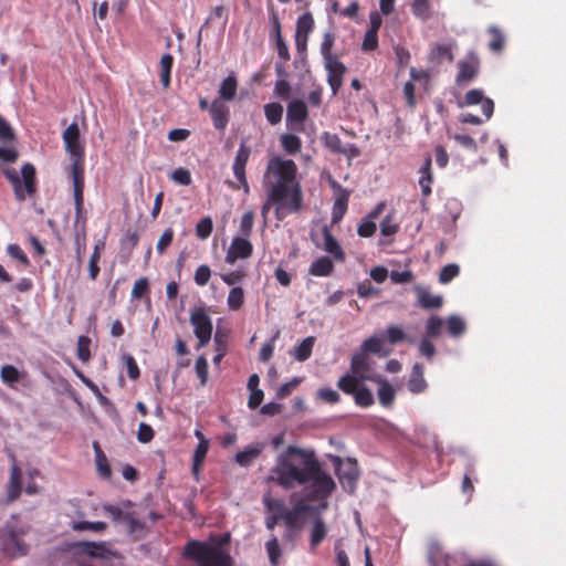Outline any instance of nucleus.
<instances>
[{"label": "nucleus", "mask_w": 566, "mask_h": 566, "mask_svg": "<svg viewBox=\"0 0 566 566\" xmlns=\"http://www.w3.org/2000/svg\"><path fill=\"white\" fill-rule=\"evenodd\" d=\"M271 472L270 480L285 490L305 486L306 501L328 499L336 486L312 449L289 446L276 457Z\"/></svg>", "instance_id": "obj_1"}, {"label": "nucleus", "mask_w": 566, "mask_h": 566, "mask_svg": "<svg viewBox=\"0 0 566 566\" xmlns=\"http://www.w3.org/2000/svg\"><path fill=\"white\" fill-rule=\"evenodd\" d=\"M296 172V164L291 159L273 157L268 163L263 184L268 188L269 201L276 205L275 213L280 220L281 210L291 213L302 208L303 197Z\"/></svg>", "instance_id": "obj_2"}, {"label": "nucleus", "mask_w": 566, "mask_h": 566, "mask_svg": "<svg viewBox=\"0 0 566 566\" xmlns=\"http://www.w3.org/2000/svg\"><path fill=\"white\" fill-rule=\"evenodd\" d=\"M184 555L192 559L197 566H233L232 557L228 552L199 541L189 542Z\"/></svg>", "instance_id": "obj_3"}, {"label": "nucleus", "mask_w": 566, "mask_h": 566, "mask_svg": "<svg viewBox=\"0 0 566 566\" xmlns=\"http://www.w3.org/2000/svg\"><path fill=\"white\" fill-rule=\"evenodd\" d=\"M65 149L72 158L71 177L84 178V146L80 140V129L76 123L70 124L63 132Z\"/></svg>", "instance_id": "obj_4"}, {"label": "nucleus", "mask_w": 566, "mask_h": 566, "mask_svg": "<svg viewBox=\"0 0 566 566\" xmlns=\"http://www.w3.org/2000/svg\"><path fill=\"white\" fill-rule=\"evenodd\" d=\"M22 181L14 169H4L3 175L13 187L18 201H24L28 196L36 191L35 168L31 164H24L21 168Z\"/></svg>", "instance_id": "obj_5"}, {"label": "nucleus", "mask_w": 566, "mask_h": 566, "mask_svg": "<svg viewBox=\"0 0 566 566\" xmlns=\"http://www.w3.org/2000/svg\"><path fill=\"white\" fill-rule=\"evenodd\" d=\"M102 507L113 522L126 524L129 534L143 527L137 514L132 511L133 503L130 501H123L119 505L104 504Z\"/></svg>", "instance_id": "obj_6"}, {"label": "nucleus", "mask_w": 566, "mask_h": 566, "mask_svg": "<svg viewBox=\"0 0 566 566\" xmlns=\"http://www.w3.org/2000/svg\"><path fill=\"white\" fill-rule=\"evenodd\" d=\"M190 323L193 326V333L198 338V348L206 346L212 335V321L203 307H197L190 313Z\"/></svg>", "instance_id": "obj_7"}, {"label": "nucleus", "mask_w": 566, "mask_h": 566, "mask_svg": "<svg viewBox=\"0 0 566 566\" xmlns=\"http://www.w3.org/2000/svg\"><path fill=\"white\" fill-rule=\"evenodd\" d=\"M308 117L307 105L303 99L294 98L286 107V123L295 130H303V124Z\"/></svg>", "instance_id": "obj_8"}, {"label": "nucleus", "mask_w": 566, "mask_h": 566, "mask_svg": "<svg viewBox=\"0 0 566 566\" xmlns=\"http://www.w3.org/2000/svg\"><path fill=\"white\" fill-rule=\"evenodd\" d=\"M250 155H251L250 147L247 146V144L244 142H242L237 151V155H235V158H234V161L232 165V170H233L234 177L240 182L242 189L247 193L249 192L250 187H249V182L247 179L245 166L249 161Z\"/></svg>", "instance_id": "obj_9"}, {"label": "nucleus", "mask_w": 566, "mask_h": 566, "mask_svg": "<svg viewBox=\"0 0 566 566\" xmlns=\"http://www.w3.org/2000/svg\"><path fill=\"white\" fill-rule=\"evenodd\" d=\"M480 67V60L474 52H469L465 56V60L458 62V74L455 77V83L458 85H462L464 83H469L473 81Z\"/></svg>", "instance_id": "obj_10"}, {"label": "nucleus", "mask_w": 566, "mask_h": 566, "mask_svg": "<svg viewBox=\"0 0 566 566\" xmlns=\"http://www.w3.org/2000/svg\"><path fill=\"white\" fill-rule=\"evenodd\" d=\"M253 253V245L245 237H234L226 254V262L233 264L239 259H248Z\"/></svg>", "instance_id": "obj_11"}, {"label": "nucleus", "mask_w": 566, "mask_h": 566, "mask_svg": "<svg viewBox=\"0 0 566 566\" xmlns=\"http://www.w3.org/2000/svg\"><path fill=\"white\" fill-rule=\"evenodd\" d=\"M337 476L342 484V488L348 492L354 493L357 484V480L359 478V471L357 468V462L348 460V462L344 465H340L337 469Z\"/></svg>", "instance_id": "obj_12"}, {"label": "nucleus", "mask_w": 566, "mask_h": 566, "mask_svg": "<svg viewBox=\"0 0 566 566\" xmlns=\"http://www.w3.org/2000/svg\"><path fill=\"white\" fill-rule=\"evenodd\" d=\"M325 67L327 70V82L336 95L343 85V76L346 73V66L338 61L337 57L325 60Z\"/></svg>", "instance_id": "obj_13"}, {"label": "nucleus", "mask_w": 566, "mask_h": 566, "mask_svg": "<svg viewBox=\"0 0 566 566\" xmlns=\"http://www.w3.org/2000/svg\"><path fill=\"white\" fill-rule=\"evenodd\" d=\"M73 181V196L75 207V226L81 223L82 231H86V217L84 213V178H75Z\"/></svg>", "instance_id": "obj_14"}, {"label": "nucleus", "mask_w": 566, "mask_h": 566, "mask_svg": "<svg viewBox=\"0 0 566 566\" xmlns=\"http://www.w3.org/2000/svg\"><path fill=\"white\" fill-rule=\"evenodd\" d=\"M7 497L3 504L8 505L19 499L22 492V471L13 463L10 469V478L6 486Z\"/></svg>", "instance_id": "obj_15"}, {"label": "nucleus", "mask_w": 566, "mask_h": 566, "mask_svg": "<svg viewBox=\"0 0 566 566\" xmlns=\"http://www.w3.org/2000/svg\"><path fill=\"white\" fill-rule=\"evenodd\" d=\"M195 436L198 438L199 443L197 444L193 452L191 471L195 479L198 481L200 471L209 450V440L206 439L200 430H196Z\"/></svg>", "instance_id": "obj_16"}, {"label": "nucleus", "mask_w": 566, "mask_h": 566, "mask_svg": "<svg viewBox=\"0 0 566 566\" xmlns=\"http://www.w3.org/2000/svg\"><path fill=\"white\" fill-rule=\"evenodd\" d=\"M263 504L268 512L265 516V527L269 531H273L274 527L282 521L281 511L284 509V502L282 500H273L265 497Z\"/></svg>", "instance_id": "obj_17"}, {"label": "nucleus", "mask_w": 566, "mask_h": 566, "mask_svg": "<svg viewBox=\"0 0 566 566\" xmlns=\"http://www.w3.org/2000/svg\"><path fill=\"white\" fill-rule=\"evenodd\" d=\"M210 115L214 128L224 130L229 123L230 111L229 107L220 98H216L211 103Z\"/></svg>", "instance_id": "obj_18"}, {"label": "nucleus", "mask_w": 566, "mask_h": 566, "mask_svg": "<svg viewBox=\"0 0 566 566\" xmlns=\"http://www.w3.org/2000/svg\"><path fill=\"white\" fill-rule=\"evenodd\" d=\"M322 234L324 238V244L322 247L323 250L331 254L335 261L344 262L345 253L336 238L332 234L329 227L324 226L322 229Z\"/></svg>", "instance_id": "obj_19"}, {"label": "nucleus", "mask_w": 566, "mask_h": 566, "mask_svg": "<svg viewBox=\"0 0 566 566\" xmlns=\"http://www.w3.org/2000/svg\"><path fill=\"white\" fill-rule=\"evenodd\" d=\"M264 448L265 444L261 442L250 444L235 454V462L240 467H250L253 461L262 453Z\"/></svg>", "instance_id": "obj_20"}, {"label": "nucleus", "mask_w": 566, "mask_h": 566, "mask_svg": "<svg viewBox=\"0 0 566 566\" xmlns=\"http://www.w3.org/2000/svg\"><path fill=\"white\" fill-rule=\"evenodd\" d=\"M75 547L81 554L94 558H105L109 553L104 542H78Z\"/></svg>", "instance_id": "obj_21"}, {"label": "nucleus", "mask_w": 566, "mask_h": 566, "mask_svg": "<svg viewBox=\"0 0 566 566\" xmlns=\"http://www.w3.org/2000/svg\"><path fill=\"white\" fill-rule=\"evenodd\" d=\"M432 159L430 155H427L423 165L421 166L419 172V186L421 188V192L423 197H429L431 195V185L433 182V176H432Z\"/></svg>", "instance_id": "obj_22"}, {"label": "nucleus", "mask_w": 566, "mask_h": 566, "mask_svg": "<svg viewBox=\"0 0 566 566\" xmlns=\"http://www.w3.org/2000/svg\"><path fill=\"white\" fill-rule=\"evenodd\" d=\"M415 291L418 296V305L424 310L440 308L443 304L442 296L432 295L427 289L416 286Z\"/></svg>", "instance_id": "obj_23"}, {"label": "nucleus", "mask_w": 566, "mask_h": 566, "mask_svg": "<svg viewBox=\"0 0 566 566\" xmlns=\"http://www.w3.org/2000/svg\"><path fill=\"white\" fill-rule=\"evenodd\" d=\"M427 386V381L423 377V366L416 363L408 380V389L413 394H420L426 390Z\"/></svg>", "instance_id": "obj_24"}, {"label": "nucleus", "mask_w": 566, "mask_h": 566, "mask_svg": "<svg viewBox=\"0 0 566 566\" xmlns=\"http://www.w3.org/2000/svg\"><path fill=\"white\" fill-rule=\"evenodd\" d=\"M327 531V525L322 517H316L313 521L310 535V548L312 552H315L317 546L325 539Z\"/></svg>", "instance_id": "obj_25"}, {"label": "nucleus", "mask_w": 566, "mask_h": 566, "mask_svg": "<svg viewBox=\"0 0 566 566\" xmlns=\"http://www.w3.org/2000/svg\"><path fill=\"white\" fill-rule=\"evenodd\" d=\"M3 551L11 557H17L27 555L29 547L23 541L12 533L4 543Z\"/></svg>", "instance_id": "obj_26"}, {"label": "nucleus", "mask_w": 566, "mask_h": 566, "mask_svg": "<svg viewBox=\"0 0 566 566\" xmlns=\"http://www.w3.org/2000/svg\"><path fill=\"white\" fill-rule=\"evenodd\" d=\"M334 271L333 261L328 256H321L312 262L308 273L313 276H328Z\"/></svg>", "instance_id": "obj_27"}, {"label": "nucleus", "mask_w": 566, "mask_h": 566, "mask_svg": "<svg viewBox=\"0 0 566 566\" xmlns=\"http://www.w3.org/2000/svg\"><path fill=\"white\" fill-rule=\"evenodd\" d=\"M350 368L355 376L359 377L360 379L366 378V374L370 369V365L368 361V358L365 353H358L353 355L350 360Z\"/></svg>", "instance_id": "obj_28"}, {"label": "nucleus", "mask_w": 566, "mask_h": 566, "mask_svg": "<svg viewBox=\"0 0 566 566\" xmlns=\"http://www.w3.org/2000/svg\"><path fill=\"white\" fill-rule=\"evenodd\" d=\"M238 81L233 74L228 75L220 84V99L232 101L237 95Z\"/></svg>", "instance_id": "obj_29"}, {"label": "nucleus", "mask_w": 566, "mask_h": 566, "mask_svg": "<svg viewBox=\"0 0 566 566\" xmlns=\"http://www.w3.org/2000/svg\"><path fill=\"white\" fill-rule=\"evenodd\" d=\"M315 337L308 336L304 338L298 346L295 347L293 356L297 361L307 360L313 352Z\"/></svg>", "instance_id": "obj_30"}, {"label": "nucleus", "mask_w": 566, "mask_h": 566, "mask_svg": "<svg viewBox=\"0 0 566 566\" xmlns=\"http://www.w3.org/2000/svg\"><path fill=\"white\" fill-rule=\"evenodd\" d=\"M395 397L396 391L394 387L386 380H380L378 388V399L381 406L390 407L395 401Z\"/></svg>", "instance_id": "obj_31"}, {"label": "nucleus", "mask_w": 566, "mask_h": 566, "mask_svg": "<svg viewBox=\"0 0 566 566\" xmlns=\"http://www.w3.org/2000/svg\"><path fill=\"white\" fill-rule=\"evenodd\" d=\"M281 146L286 154L296 155L302 149V140L294 134H284L281 136Z\"/></svg>", "instance_id": "obj_32"}, {"label": "nucleus", "mask_w": 566, "mask_h": 566, "mask_svg": "<svg viewBox=\"0 0 566 566\" xmlns=\"http://www.w3.org/2000/svg\"><path fill=\"white\" fill-rule=\"evenodd\" d=\"M349 193L344 190L343 195L338 196L333 206L332 221L333 223L338 222L343 219L347 211Z\"/></svg>", "instance_id": "obj_33"}, {"label": "nucleus", "mask_w": 566, "mask_h": 566, "mask_svg": "<svg viewBox=\"0 0 566 566\" xmlns=\"http://www.w3.org/2000/svg\"><path fill=\"white\" fill-rule=\"evenodd\" d=\"M174 65V57L171 54H164L160 59V82L164 88L170 85V74Z\"/></svg>", "instance_id": "obj_34"}, {"label": "nucleus", "mask_w": 566, "mask_h": 566, "mask_svg": "<svg viewBox=\"0 0 566 566\" xmlns=\"http://www.w3.org/2000/svg\"><path fill=\"white\" fill-rule=\"evenodd\" d=\"M488 32L491 36L489 49L494 53H501L505 45V38L502 31L496 27H490Z\"/></svg>", "instance_id": "obj_35"}, {"label": "nucleus", "mask_w": 566, "mask_h": 566, "mask_svg": "<svg viewBox=\"0 0 566 566\" xmlns=\"http://www.w3.org/2000/svg\"><path fill=\"white\" fill-rule=\"evenodd\" d=\"M264 115L271 125H277L282 120L283 106L280 103H268L264 105Z\"/></svg>", "instance_id": "obj_36"}, {"label": "nucleus", "mask_w": 566, "mask_h": 566, "mask_svg": "<svg viewBox=\"0 0 566 566\" xmlns=\"http://www.w3.org/2000/svg\"><path fill=\"white\" fill-rule=\"evenodd\" d=\"M0 378L6 385L13 387L20 381L21 373L13 365H4L0 369Z\"/></svg>", "instance_id": "obj_37"}, {"label": "nucleus", "mask_w": 566, "mask_h": 566, "mask_svg": "<svg viewBox=\"0 0 566 566\" xmlns=\"http://www.w3.org/2000/svg\"><path fill=\"white\" fill-rule=\"evenodd\" d=\"M228 307L231 311H239L244 304V291L240 286L232 287L227 298Z\"/></svg>", "instance_id": "obj_38"}, {"label": "nucleus", "mask_w": 566, "mask_h": 566, "mask_svg": "<svg viewBox=\"0 0 566 566\" xmlns=\"http://www.w3.org/2000/svg\"><path fill=\"white\" fill-rule=\"evenodd\" d=\"M358 378L359 377H357L355 375L352 376V375L346 374L339 378L337 386L345 394L355 395V392L359 388V379Z\"/></svg>", "instance_id": "obj_39"}, {"label": "nucleus", "mask_w": 566, "mask_h": 566, "mask_svg": "<svg viewBox=\"0 0 566 566\" xmlns=\"http://www.w3.org/2000/svg\"><path fill=\"white\" fill-rule=\"evenodd\" d=\"M265 549L269 555L271 565L277 566L282 552L279 539L275 535H272V537L265 543Z\"/></svg>", "instance_id": "obj_40"}, {"label": "nucleus", "mask_w": 566, "mask_h": 566, "mask_svg": "<svg viewBox=\"0 0 566 566\" xmlns=\"http://www.w3.org/2000/svg\"><path fill=\"white\" fill-rule=\"evenodd\" d=\"M282 513V522L284 526H290L291 528H303V520L302 517L292 509H284L281 511Z\"/></svg>", "instance_id": "obj_41"}, {"label": "nucleus", "mask_w": 566, "mask_h": 566, "mask_svg": "<svg viewBox=\"0 0 566 566\" xmlns=\"http://www.w3.org/2000/svg\"><path fill=\"white\" fill-rule=\"evenodd\" d=\"M91 338L85 335H81L77 339L76 356L82 363H87L91 359Z\"/></svg>", "instance_id": "obj_42"}, {"label": "nucleus", "mask_w": 566, "mask_h": 566, "mask_svg": "<svg viewBox=\"0 0 566 566\" xmlns=\"http://www.w3.org/2000/svg\"><path fill=\"white\" fill-rule=\"evenodd\" d=\"M324 146L334 154H339L343 148V143L337 134L324 132L322 135Z\"/></svg>", "instance_id": "obj_43"}, {"label": "nucleus", "mask_w": 566, "mask_h": 566, "mask_svg": "<svg viewBox=\"0 0 566 566\" xmlns=\"http://www.w3.org/2000/svg\"><path fill=\"white\" fill-rule=\"evenodd\" d=\"M411 10L416 17L423 21L431 17V4L429 0H413Z\"/></svg>", "instance_id": "obj_44"}, {"label": "nucleus", "mask_w": 566, "mask_h": 566, "mask_svg": "<svg viewBox=\"0 0 566 566\" xmlns=\"http://www.w3.org/2000/svg\"><path fill=\"white\" fill-rule=\"evenodd\" d=\"M314 28V19L310 12L302 14L296 22V33L300 35H306L311 33Z\"/></svg>", "instance_id": "obj_45"}, {"label": "nucleus", "mask_w": 566, "mask_h": 566, "mask_svg": "<svg viewBox=\"0 0 566 566\" xmlns=\"http://www.w3.org/2000/svg\"><path fill=\"white\" fill-rule=\"evenodd\" d=\"M431 59L437 61L438 63H440L444 59H447L449 62H452L454 56L450 45L436 44L431 50Z\"/></svg>", "instance_id": "obj_46"}, {"label": "nucleus", "mask_w": 566, "mask_h": 566, "mask_svg": "<svg viewBox=\"0 0 566 566\" xmlns=\"http://www.w3.org/2000/svg\"><path fill=\"white\" fill-rule=\"evenodd\" d=\"M94 449L96 451V464H97V470H98L99 474L103 478H109L111 474H112L111 467L107 463V459L104 455V453L101 450V448H99L97 442H94Z\"/></svg>", "instance_id": "obj_47"}, {"label": "nucleus", "mask_w": 566, "mask_h": 566, "mask_svg": "<svg viewBox=\"0 0 566 566\" xmlns=\"http://www.w3.org/2000/svg\"><path fill=\"white\" fill-rule=\"evenodd\" d=\"M213 231V221L211 217L202 218L196 226V235L200 240L208 239Z\"/></svg>", "instance_id": "obj_48"}, {"label": "nucleus", "mask_w": 566, "mask_h": 566, "mask_svg": "<svg viewBox=\"0 0 566 566\" xmlns=\"http://www.w3.org/2000/svg\"><path fill=\"white\" fill-rule=\"evenodd\" d=\"M443 327V321L438 316H431L428 318L426 324V336L427 338H436L440 335Z\"/></svg>", "instance_id": "obj_49"}, {"label": "nucleus", "mask_w": 566, "mask_h": 566, "mask_svg": "<svg viewBox=\"0 0 566 566\" xmlns=\"http://www.w3.org/2000/svg\"><path fill=\"white\" fill-rule=\"evenodd\" d=\"M356 405L360 407H370L374 403L373 392L366 387H359L354 395Z\"/></svg>", "instance_id": "obj_50"}, {"label": "nucleus", "mask_w": 566, "mask_h": 566, "mask_svg": "<svg viewBox=\"0 0 566 566\" xmlns=\"http://www.w3.org/2000/svg\"><path fill=\"white\" fill-rule=\"evenodd\" d=\"M386 338L389 344L397 345L407 339V335L399 326L390 325L386 329Z\"/></svg>", "instance_id": "obj_51"}, {"label": "nucleus", "mask_w": 566, "mask_h": 566, "mask_svg": "<svg viewBox=\"0 0 566 566\" xmlns=\"http://www.w3.org/2000/svg\"><path fill=\"white\" fill-rule=\"evenodd\" d=\"M254 217L255 214L252 210H249L242 214L240 220V232L242 237L248 238L252 233Z\"/></svg>", "instance_id": "obj_52"}, {"label": "nucleus", "mask_w": 566, "mask_h": 566, "mask_svg": "<svg viewBox=\"0 0 566 566\" xmlns=\"http://www.w3.org/2000/svg\"><path fill=\"white\" fill-rule=\"evenodd\" d=\"M447 327L451 336H459L465 331V323L461 317L451 315L447 321Z\"/></svg>", "instance_id": "obj_53"}, {"label": "nucleus", "mask_w": 566, "mask_h": 566, "mask_svg": "<svg viewBox=\"0 0 566 566\" xmlns=\"http://www.w3.org/2000/svg\"><path fill=\"white\" fill-rule=\"evenodd\" d=\"M399 226L395 222L392 213L387 214L380 222V232L385 237L394 235L398 232Z\"/></svg>", "instance_id": "obj_54"}, {"label": "nucleus", "mask_w": 566, "mask_h": 566, "mask_svg": "<svg viewBox=\"0 0 566 566\" xmlns=\"http://www.w3.org/2000/svg\"><path fill=\"white\" fill-rule=\"evenodd\" d=\"M149 293V281L147 277H140L135 281L132 290V297L139 300Z\"/></svg>", "instance_id": "obj_55"}, {"label": "nucleus", "mask_w": 566, "mask_h": 566, "mask_svg": "<svg viewBox=\"0 0 566 566\" xmlns=\"http://www.w3.org/2000/svg\"><path fill=\"white\" fill-rule=\"evenodd\" d=\"M484 99V93L482 90L473 88L465 93L464 99L459 105L463 106H472L478 105Z\"/></svg>", "instance_id": "obj_56"}, {"label": "nucleus", "mask_w": 566, "mask_h": 566, "mask_svg": "<svg viewBox=\"0 0 566 566\" xmlns=\"http://www.w3.org/2000/svg\"><path fill=\"white\" fill-rule=\"evenodd\" d=\"M170 178L172 181L181 186H189L192 181L190 171L182 167L175 169Z\"/></svg>", "instance_id": "obj_57"}, {"label": "nucleus", "mask_w": 566, "mask_h": 566, "mask_svg": "<svg viewBox=\"0 0 566 566\" xmlns=\"http://www.w3.org/2000/svg\"><path fill=\"white\" fill-rule=\"evenodd\" d=\"M459 272H460V269L457 264H453V263L447 264L446 266L442 268V270L440 272L439 281L442 284H447V283L451 282L455 276H458Z\"/></svg>", "instance_id": "obj_58"}, {"label": "nucleus", "mask_w": 566, "mask_h": 566, "mask_svg": "<svg viewBox=\"0 0 566 566\" xmlns=\"http://www.w3.org/2000/svg\"><path fill=\"white\" fill-rule=\"evenodd\" d=\"M361 348L364 353L379 354L382 349V342L377 336H370L364 340Z\"/></svg>", "instance_id": "obj_59"}, {"label": "nucleus", "mask_w": 566, "mask_h": 566, "mask_svg": "<svg viewBox=\"0 0 566 566\" xmlns=\"http://www.w3.org/2000/svg\"><path fill=\"white\" fill-rule=\"evenodd\" d=\"M107 527L106 523L105 522H87V521H83V522H77L73 525V530L75 531H93V532H103L105 531Z\"/></svg>", "instance_id": "obj_60"}, {"label": "nucleus", "mask_w": 566, "mask_h": 566, "mask_svg": "<svg viewBox=\"0 0 566 566\" xmlns=\"http://www.w3.org/2000/svg\"><path fill=\"white\" fill-rule=\"evenodd\" d=\"M376 230H377V227H376L375 221H373L368 218H365L359 223V226L357 228V233L361 238H370L375 234Z\"/></svg>", "instance_id": "obj_61"}, {"label": "nucleus", "mask_w": 566, "mask_h": 566, "mask_svg": "<svg viewBox=\"0 0 566 566\" xmlns=\"http://www.w3.org/2000/svg\"><path fill=\"white\" fill-rule=\"evenodd\" d=\"M174 240V230L171 228H167L164 230L163 234L157 241L156 250L159 254H163L167 248L172 243Z\"/></svg>", "instance_id": "obj_62"}, {"label": "nucleus", "mask_w": 566, "mask_h": 566, "mask_svg": "<svg viewBox=\"0 0 566 566\" xmlns=\"http://www.w3.org/2000/svg\"><path fill=\"white\" fill-rule=\"evenodd\" d=\"M211 276V270L208 265L202 264L195 272V282L199 286H205Z\"/></svg>", "instance_id": "obj_63"}, {"label": "nucleus", "mask_w": 566, "mask_h": 566, "mask_svg": "<svg viewBox=\"0 0 566 566\" xmlns=\"http://www.w3.org/2000/svg\"><path fill=\"white\" fill-rule=\"evenodd\" d=\"M154 436H155V432L149 424H147L145 422L139 423L138 431H137V439L139 442L148 443L154 439Z\"/></svg>", "instance_id": "obj_64"}]
</instances>
